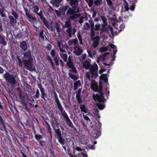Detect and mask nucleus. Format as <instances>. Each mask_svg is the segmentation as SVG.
<instances>
[{
	"instance_id": "1",
	"label": "nucleus",
	"mask_w": 157,
	"mask_h": 157,
	"mask_svg": "<svg viewBox=\"0 0 157 157\" xmlns=\"http://www.w3.org/2000/svg\"><path fill=\"white\" fill-rule=\"evenodd\" d=\"M91 88L94 92H98L99 94H93V98L95 101H98L99 102H104L105 100L104 94L102 92L103 90L102 84L100 83L98 86L97 83L94 80H92L91 82Z\"/></svg>"
},
{
	"instance_id": "2",
	"label": "nucleus",
	"mask_w": 157,
	"mask_h": 157,
	"mask_svg": "<svg viewBox=\"0 0 157 157\" xmlns=\"http://www.w3.org/2000/svg\"><path fill=\"white\" fill-rule=\"evenodd\" d=\"M65 44H63V41H60L57 42V46L59 48L60 51L62 52L60 54V57L63 59L65 62H66L67 59V55L66 54L63 53L65 52L66 51L65 49L67 48V45L66 43Z\"/></svg>"
},
{
	"instance_id": "3",
	"label": "nucleus",
	"mask_w": 157,
	"mask_h": 157,
	"mask_svg": "<svg viewBox=\"0 0 157 157\" xmlns=\"http://www.w3.org/2000/svg\"><path fill=\"white\" fill-rule=\"evenodd\" d=\"M33 58H30L28 59H23V62L24 65L26 68L30 71H36L35 66L33 64Z\"/></svg>"
},
{
	"instance_id": "4",
	"label": "nucleus",
	"mask_w": 157,
	"mask_h": 157,
	"mask_svg": "<svg viewBox=\"0 0 157 157\" xmlns=\"http://www.w3.org/2000/svg\"><path fill=\"white\" fill-rule=\"evenodd\" d=\"M79 11L75 10L71 7H69L66 13V15L67 16H70L69 19L72 20H75L79 17L78 13Z\"/></svg>"
},
{
	"instance_id": "5",
	"label": "nucleus",
	"mask_w": 157,
	"mask_h": 157,
	"mask_svg": "<svg viewBox=\"0 0 157 157\" xmlns=\"http://www.w3.org/2000/svg\"><path fill=\"white\" fill-rule=\"evenodd\" d=\"M4 78L8 83L13 85H15L16 81L13 75L6 72L3 75Z\"/></svg>"
},
{
	"instance_id": "6",
	"label": "nucleus",
	"mask_w": 157,
	"mask_h": 157,
	"mask_svg": "<svg viewBox=\"0 0 157 157\" xmlns=\"http://www.w3.org/2000/svg\"><path fill=\"white\" fill-rule=\"evenodd\" d=\"M61 113L62 116L64 118L67 124L68 125L69 127L73 128L76 131V129L74 127L72 123L69 119L65 110H64L63 111V112H61Z\"/></svg>"
},
{
	"instance_id": "7",
	"label": "nucleus",
	"mask_w": 157,
	"mask_h": 157,
	"mask_svg": "<svg viewBox=\"0 0 157 157\" xmlns=\"http://www.w3.org/2000/svg\"><path fill=\"white\" fill-rule=\"evenodd\" d=\"M7 126L9 127V124L8 123H6L4 120L2 116L0 115V131L2 132L4 131L6 133H8Z\"/></svg>"
},
{
	"instance_id": "8",
	"label": "nucleus",
	"mask_w": 157,
	"mask_h": 157,
	"mask_svg": "<svg viewBox=\"0 0 157 157\" xmlns=\"http://www.w3.org/2000/svg\"><path fill=\"white\" fill-rule=\"evenodd\" d=\"M56 135V138L58 139L59 143L62 145H63L65 144L64 140L62 136V134L61 130L59 128H54Z\"/></svg>"
},
{
	"instance_id": "9",
	"label": "nucleus",
	"mask_w": 157,
	"mask_h": 157,
	"mask_svg": "<svg viewBox=\"0 0 157 157\" xmlns=\"http://www.w3.org/2000/svg\"><path fill=\"white\" fill-rule=\"evenodd\" d=\"M98 66L97 64L91 66L90 69V71L91 74V78H96L98 76V73L97 71H98Z\"/></svg>"
},
{
	"instance_id": "10",
	"label": "nucleus",
	"mask_w": 157,
	"mask_h": 157,
	"mask_svg": "<svg viewBox=\"0 0 157 157\" xmlns=\"http://www.w3.org/2000/svg\"><path fill=\"white\" fill-rule=\"evenodd\" d=\"M67 65L70 69L69 71L73 73L76 74L77 71L76 68L75 67L74 63L71 59H68L66 63Z\"/></svg>"
},
{
	"instance_id": "11",
	"label": "nucleus",
	"mask_w": 157,
	"mask_h": 157,
	"mask_svg": "<svg viewBox=\"0 0 157 157\" xmlns=\"http://www.w3.org/2000/svg\"><path fill=\"white\" fill-rule=\"evenodd\" d=\"M67 1L69 2L71 8L79 11V6L78 0H67Z\"/></svg>"
},
{
	"instance_id": "12",
	"label": "nucleus",
	"mask_w": 157,
	"mask_h": 157,
	"mask_svg": "<svg viewBox=\"0 0 157 157\" xmlns=\"http://www.w3.org/2000/svg\"><path fill=\"white\" fill-rule=\"evenodd\" d=\"M38 87L40 89L41 92V97L45 101H47L48 99L47 94L46 93L45 89L43 87L41 83L38 84Z\"/></svg>"
},
{
	"instance_id": "13",
	"label": "nucleus",
	"mask_w": 157,
	"mask_h": 157,
	"mask_svg": "<svg viewBox=\"0 0 157 157\" xmlns=\"http://www.w3.org/2000/svg\"><path fill=\"white\" fill-rule=\"evenodd\" d=\"M53 94L54 95V99H55V102L57 104L58 109L60 110L61 112H63V111L64 110V109L61 105L58 98V95L55 91H54Z\"/></svg>"
},
{
	"instance_id": "14",
	"label": "nucleus",
	"mask_w": 157,
	"mask_h": 157,
	"mask_svg": "<svg viewBox=\"0 0 157 157\" xmlns=\"http://www.w3.org/2000/svg\"><path fill=\"white\" fill-rule=\"evenodd\" d=\"M101 123L98 121V124L97 128L94 129L93 131V135H96L95 137L96 138H98L101 134Z\"/></svg>"
},
{
	"instance_id": "15",
	"label": "nucleus",
	"mask_w": 157,
	"mask_h": 157,
	"mask_svg": "<svg viewBox=\"0 0 157 157\" xmlns=\"http://www.w3.org/2000/svg\"><path fill=\"white\" fill-rule=\"evenodd\" d=\"M91 37L92 40L93 41L92 44V46L94 48V49H95L99 44L100 36H91Z\"/></svg>"
},
{
	"instance_id": "16",
	"label": "nucleus",
	"mask_w": 157,
	"mask_h": 157,
	"mask_svg": "<svg viewBox=\"0 0 157 157\" xmlns=\"http://www.w3.org/2000/svg\"><path fill=\"white\" fill-rule=\"evenodd\" d=\"M74 53L78 56L81 55L83 52L81 48L78 47L77 45L74 47Z\"/></svg>"
},
{
	"instance_id": "17",
	"label": "nucleus",
	"mask_w": 157,
	"mask_h": 157,
	"mask_svg": "<svg viewBox=\"0 0 157 157\" xmlns=\"http://www.w3.org/2000/svg\"><path fill=\"white\" fill-rule=\"evenodd\" d=\"M89 23L90 24V36H94L95 35L94 27V22L91 20L89 21Z\"/></svg>"
},
{
	"instance_id": "18",
	"label": "nucleus",
	"mask_w": 157,
	"mask_h": 157,
	"mask_svg": "<svg viewBox=\"0 0 157 157\" xmlns=\"http://www.w3.org/2000/svg\"><path fill=\"white\" fill-rule=\"evenodd\" d=\"M8 18L10 19V23L11 25L12 26H15L16 25L17 22V20L16 18L12 15H9L8 16Z\"/></svg>"
},
{
	"instance_id": "19",
	"label": "nucleus",
	"mask_w": 157,
	"mask_h": 157,
	"mask_svg": "<svg viewBox=\"0 0 157 157\" xmlns=\"http://www.w3.org/2000/svg\"><path fill=\"white\" fill-rule=\"evenodd\" d=\"M42 21L45 26L48 29H50L51 31L53 30L54 28L53 26L51 24L49 23L46 19Z\"/></svg>"
},
{
	"instance_id": "20",
	"label": "nucleus",
	"mask_w": 157,
	"mask_h": 157,
	"mask_svg": "<svg viewBox=\"0 0 157 157\" xmlns=\"http://www.w3.org/2000/svg\"><path fill=\"white\" fill-rule=\"evenodd\" d=\"M89 115V114H87L85 115L83 114V118L86 121L87 124L88 125H89L90 124V127H92L93 126V124H92V123L90 119L88 116V115Z\"/></svg>"
},
{
	"instance_id": "21",
	"label": "nucleus",
	"mask_w": 157,
	"mask_h": 157,
	"mask_svg": "<svg viewBox=\"0 0 157 157\" xmlns=\"http://www.w3.org/2000/svg\"><path fill=\"white\" fill-rule=\"evenodd\" d=\"M69 7V6L67 5L60 7L59 9L60 11H59V13H60L61 14L63 15H65L66 11H67Z\"/></svg>"
},
{
	"instance_id": "22",
	"label": "nucleus",
	"mask_w": 157,
	"mask_h": 157,
	"mask_svg": "<svg viewBox=\"0 0 157 157\" xmlns=\"http://www.w3.org/2000/svg\"><path fill=\"white\" fill-rule=\"evenodd\" d=\"M31 51L29 50L23 53V58L24 59H27L30 58H33L31 56Z\"/></svg>"
},
{
	"instance_id": "23",
	"label": "nucleus",
	"mask_w": 157,
	"mask_h": 157,
	"mask_svg": "<svg viewBox=\"0 0 157 157\" xmlns=\"http://www.w3.org/2000/svg\"><path fill=\"white\" fill-rule=\"evenodd\" d=\"M35 137L36 140L39 142L40 145L42 146V144L43 143V141L40 140L41 139H42L43 137L41 134H35Z\"/></svg>"
},
{
	"instance_id": "24",
	"label": "nucleus",
	"mask_w": 157,
	"mask_h": 157,
	"mask_svg": "<svg viewBox=\"0 0 157 157\" xmlns=\"http://www.w3.org/2000/svg\"><path fill=\"white\" fill-rule=\"evenodd\" d=\"M20 47L24 51H26L28 49L27 44L25 41H23L21 43Z\"/></svg>"
},
{
	"instance_id": "25",
	"label": "nucleus",
	"mask_w": 157,
	"mask_h": 157,
	"mask_svg": "<svg viewBox=\"0 0 157 157\" xmlns=\"http://www.w3.org/2000/svg\"><path fill=\"white\" fill-rule=\"evenodd\" d=\"M78 42V40L77 39L75 38V39L71 40L68 42V44L69 46H71L73 44L75 46L78 45H76L77 43Z\"/></svg>"
},
{
	"instance_id": "26",
	"label": "nucleus",
	"mask_w": 157,
	"mask_h": 157,
	"mask_svg": "<svg viewBox=\"0 0 157 157\" xmlns=\"http://www.w3.org/2000/svg\"><path fill=\"white\" fill-rule=\"evenodd\" d=\"M0 44H1L3 46H5L7 45V42L5 40V37L0 35Z\"/></svg>"
},
{
	"instance_id": "27",
	"label": "nucleus",
	"mask_w": 157,
	"mask_h": 157,
	"mask_svg": "<svg viewBox=\"0 0 157 157\" xmlns=\"http://www.w3.org/2000/svg\"><path fill=\"white\" fill-rule=\"evenodd\" d=\"M22 104L23 106L24 109L27 111L29 113H30L31 112V109L28 108V105L26 103V102L25 101L22 102Z\"/></svg>"
},
{
	"instance_id": "28",
	"label": "nucleus",
	"mask_w": 157,
	"mask_h": 157,
	"mask_svg": "<svg viewBox=\"0 0 157 157\" xmlns=\"http://www.w3.org/2000/svg\"><path fill=\"white\" fill-rule=\"evenodd\" d=\"M62 0H52V4L53 5L58 7L60 5L61 2Z\"/></svg>"
},
{
	"instance_id": "29",
	"label": "nucleus",
	"mask_w": 157,
	"mask_h": 157,
	"mask_svg": "<svg viewBox=\"0 0 157 157\" xmlns=\"http://www.w3.org/2000/svg\"><path fill=\"white\" fill-rule=\"evenodd\" d=\"M101 19L103 23V24L102 25V26L103 27V28H105L106 26L108 25L107 21V18L104 16H101Z\"/></svg>"
},
{
	"instance_id": "30",
	"label": "nucleus",
	"mask_w": 157,
	"mask_h": 157,
	"mask_svg": "<svg viewBox=\"0 0 157 157\" xmlns=\"http://www.w3.org/2000/svg\"><path fill=\"white\" fill-rule=\"evenodd\" d=\"M47 60L49 62L52 66V68L54 69H55V64L53 62V60L51 57L48 55L47 56Z\"/></svg>"
},
{
	"instance_id": "31",
	"label": "nucleus",
	"mask_w": 157,
	"mask_h": 157,
	"mask_svg": "<svg viewBox=\"0 0 157 157\" xmlns=\"http://www.w3.org/2000/svg\"><path fill=\"white\" fill-rule=\"evenodd\" d=\"M105 28H103L102 27V28L101 27V25L100 24H96L95 25V28H94V31H97L98 30H101V32L100 33V34L103 32V29H104Z\"/></svg>"
},
{
	"instance_id": "32",
	"label": "nucleus",
	"mask_w": 157,
	"mask_h": 157,
	"mask_svg": "<svg viewBox=\"0 0 157 157\" xmlns=\"http://www.w3.org/2000/svg\"><path fill=\"white\" fill-rule=\"evenodd\" d=\"M83 66L87 70L90 68V63L89 61H85L83 64Z\"/></svg>"
},
{
	"instance_id": "33",
	"label": "nucleus",
	"mask_w": 157,
	"mask_h": 157,
	"mask_svg": "<svg viewBox=\"0 0 157 157\" xmlns=\"http://www.w3.org/2000/svg\"><path fill=\"white\" fill-rule=\"evenodd\" d=\"M18 96L20 97V100L22 102L25 101V97L24 95H23L21 91L20 90L18 94Z\"/></svg>"
},
{
	"instance_id": "34",
	"label": "nucleus",
	"mask_w": 157,
	"mask_h": 157,
	"mask_svg": "<svg viewBox=\"0 0 157 157\" xmlns=\"http://www.w3.org/2000/svg\"><path fill=\"white\" fill-rule=\"evenodd\" d=\"M81 85V82L80 80H78L74 82V90H76L77 88L80 86Z\"/></svg>"
},
{
	"instance_id": "35",
	"label": "nucleus",
	"mask_w": 157,
	"mask_h": 157,
	"mask_svg": "<svg viewBox=\"0 0 157 157\" xmlns=\"http://www.w3.org/2000/svg\"><path fill=\"white\" fill-rule=\"evenodd\" d=\"M80 108L81 109L82 112L87 113V110L86 109V105L84 104H81L80 105Z\"/></svg>"
},
{
	"instance_id": "36",
	"label": "nucleus",
	"mask_w": 157,
	"mask_h": 157,
	"mask_svg": "<svg viewBox=\"0 0 157 157\" xmlns=\"http://www.w3.org/2000/svg\"><path fill=\"white\" fill-rule=\"evenodd\" d=\"M32 10L33 12L37 14V13H38V12L39 10V6L37 5H35L32 7Z\"/></svg>"
},
{
	"instance_id": "37",
	"label": "nucleus",
	"mask_w": 157,
	"mask_h": 157,
	"mask_svg": "<svg viewBox=\"0 0 157 157\" xmlns=\"http://www.w3.org/2000/svg\"><path fill=\"white\" fill-rule=\"evenodd\" d=\"M60 60L59 57L58 56H56L54 58L53 60L54 61L55 64L56 66H58L59 65V62Z\"/></svg>"
},
{
	"instance_id": "38",
	"label": "nucleus",
	"mask_w": 157,
	"mask_h": 157,
	"mask_svg": "<svg viewBox=\"0 0 157 157\" xmlns=\"http://www.w3.org/2000/svg\"><path fill=\"white\" fill-rule=\"evenodd\" d=\"M0 14L2 17H6V13L5 12V9L3 7H2L0 8Z\"/></svg>"
},
{
	"instance_id": "39",
	"label": "nucleus",
	"mask_w": 157,
	"mask_h": 157,
	"mask_svg": "<svg viewBox=\"0 0 157 157\" xmlns=\"http://www.w3.org/2000/svg\"><path fill=\"white\" fill-rule=\"evenodd\" d=\"M26 16L27 18L30 19L32 21H35L36 20V18L35 16L34 15V16H33L32 15L30 14V13H27Z\"/></svg>"
},
{
	"instance_id": "40",
	"label": "nucleus",
	"mask_w": 157,
	"mask_h": 157,
	"mask_svg": "<svg viewBox=\"0 0 157 157\" xmlns=\"http://www.w3.org/2000/svg\"><path fill=\"white\" fill-rule=\"evenodd\" d=\"M44 121L46 124V126L47 127V130L48 131L49 133H50L51 135L52 136V130L50 125L47 121L44 120Z\"/></svg>"
},
{
	"instance_id": "41",
	"label": "nucleus",
	"mask_w": 157,
	"mask_h": 157,
	"mask_svg": "<svg viewBox=\"0 0 157 157\" xmlns=\"http://www.w3.org/2000/svg\"><path fill=\"white\" fill-rule=\"evenodd\" d=\"M71 73H68L69 76L71 79L74 80V81H75L78 79V77L77 75L73 74Z\"/></svg>"
},
{
	"instance_id": "42",
	"label": "nucleus",
	"mask_w": 157,
	"mask_h": 157,
	"mask_svg": "<svg viewBox=\"0 0 157 157\" xmlns=\"http://www.w3.org/2000/svg\"><path fill=\"white\" fill-rule=\"evenodd\" d=\"M125 26L124 24H121L119 26V29H118V31H116L115 32V33H116V34H117L119 33L122 30L124 29Z\"/></svg>"
},
{
	"instance_id": "43",
	"label": "nucleus",
	"mask_w": 157,
	"mask_h": 157,
	"mask_svg": "<svg viewBox=\"0 0 157 157\" xmlns=\"http://www.w3.org/2000/svg\"><path fill=\"white\" fill-rule=\"evenodd\" d=\"M96 105L100 110H102L105 108V104L104 103H97L96 104Z\"/></svg>"
},
{
	"instance_id": "44",
	"label": "nucleus",
	"mask_w": 157,
	"mask_h": 157,
	"mask_svg": "<svg viewBox=\"0 0 157 157\" xmlns=\"http://www.w3.org/2000/svg\"><path fill=\"white\" fill-rule=\"evenodd\" d=\"M70 19H68V20L67 21H66L65 22V23L64 25V27L65 28H69L70 27H72L71 22L69 21Z\"/></svg>"
},
{
	"instance_id": "45",
	"label": "nucleus",
	"mask_w": 157,
	"mask_h": 157,
	"mask_svg": "<svg viewBox=\"0 0 157 157\" xmlns=\"http://www.w3.org/2000/svg\"><path fill=\"white\" fill-rule=\"evenodd\" d=\"M40 17V19L43 21L44 20H45L46 18L44 16L43 14L42 11L41 10L40 12L38 13H37V14Z\"/></svg>"
},
{
	"instance_id": "46",
	"label": "nucleus",
	"mask_w": 157,
	"mask_h": 157,
	"mask_svg": "<svg viewBox=\"0 0 157 157\" xmlns=\"http://www.w3.org/2000/svg\"><path fill=\"white\" fill-rule=\"evenodd\" d=\"M16 58L18 61V64L19 66L20 67H22L23 66L22 64V62L21 59L20 58V57L17 56H16Z\"/></svg>"
},
{
	"instance_id": "47",
	"label": "nucleus",
	"mask_w": 157,
	"mask_h": 157,
	"mask_svg": "<svg viewBox=\"0 0 157 157\" xmlns=\"http://www.w3.org/2000/svg\"><path fill=\"white\" fill-rule=\"evenodd\" d=\"M71 29L72 27L68 28L66 31V32L67 33L68 36L70 37L72 36V31Z\"/></svg>"
},
{
	"instance_id": "48",
	"label": "nucleus",
	"mask_w": 157,
	"mask_h": 157,
	"mask_svg": "<svg viewBox=\"0 0 157 157\" xmlns=\"http://www.w3.org/2000/svg\"><path fill=\"white\" fill-rule=\"evenodd\" d=\"M107 2V5L110 8V9H114V7H112L113 2L111 0H106Z\"/></svg>"
},
{
	"instance_id": "49",
	"label": "nucleus",
	"mask_w": 157,
	"mask_h": 157,
	"mask_svg": "<svg viewBox=\"0 0 157 157\" xmlns=\"http://www.w3.org/2000/svg\"><path fill=\"white\" fill-rule=\"evenodd\" d=\"M11 14L13 15L12 16H13L14 18H16V19H18L19 16L18 14L14 10H13L12 11Z\"/></svg>"
},
{
	"instance_id": "50",
	"label": "nucleus",
	"mask_w": 157,
	"mask_h": 157,
	"mask_svg": "<svg viewBox=\"0 0 157 157\" xmlns=\"http://www.w3.org/2000/svg\"><path fill=\"white\" fill-rule=\"evenodd\" d=\"M39 34L40 37L41 38V40H44V31L43 30H41L40 31L39 33H38Z\"/></svg>"
},
{
	"instance_id": "51",
	"label": "nucleus",
	"mask_w": 157,
	"mask_h": 157,
	"mask_svg": "<svg viewBox=\"0 0 157 157\" xmlns=\"http://www.w3.org/2000/svg\"><path fill=\"white\" fill-rule=\"evenodd\" d=\"M23 33L21 31H20L15 36V37L16 39H19L21 38L23 36Z\"/></svg>"
},
{
	"instance_id": "52",
	"label": "nucleus",
	"mask_w": 157,
	"mask_h": 157,
	"mask_svg": "<svg viewBox=\"0 0 157 157\" xmlns=\"http://www.w3.org/2000/svg\"><path fill=\"white\" fill-rule=\"evenodd\" d=\"M83 28L85 30H88L90 29V25L88 22H86L85 25H84Z\"/></svg>"
},
{
	"instance_id": "53",
	"label": "nucleus",
	"mask_w": 157,
	"mask_h": 157,
	"mask_svg": "<svg viewBox=\"0 0 157 157\" xmlns=\"http://www.w3.org/2000/svg\"><path fill=\"white\" fill-rule=\"evenodd\" d=\"M85 1L87 2L89 7H90L92 6L93 2V0H86Z\"/></svg>"
},
{
	"instance_id": "54",
	"label": "nucleus",
	"mask_w": 157,
	"mask_h": 157,
	"mask_svg": "<svg viewBox=\"0 0 157 157\" xmlns=\"http://www.w3.org/2000/svg\"><path fill=\"white\" fill-rule=\"evenodd\" d=\"M55 49H52L50 52V54L52 58H54L56 56Z\"/></svg>"
},
{
	"instance_id": "55",
	"label": "nucleus",
	"mask_w": 157,
	"mask_h": 157,
	"mask_svg": "<svg viewBox=\"0 0 157 157\" xmlns=\"http://www.w3.org/2000/svg\"><path fill=\"white\" fill-rule=\"evenodd\" d=\"M100 51L101 52H103L107 51L108 48L106 47H101L100 48Z\"/></svg>"
},
{
	"instance_id": "56",
	"label": "nucleus",
	"mask_w": 157,
	"mask_h": 157,
	"mask_svg": "<svg viewBox=\"0 0 157 157\" xmlns=\"http://www.w3.org/2000/svg\"><path fill=\"white\" fill-rule=\"evenodd\" d=\"M109 53L108 52H105L104 53H103L102 55H101L100 56V57L101 58H102V59H104L105 58V57L107 55H109Z\"/></svg>"
},
{
	"instance_id": "57",
	"label": "nucleus",
	"mask_w": 157,
	"mask_h": 157,
	"mask_svg": "<svg viewBox=\"0 0 157 157\" xmlns=\"http://www.w3.org/2000/svg\"><path fill=\"white\" fill-rule=\"evenodd\" d=\"M40 92L38 89H37L35 97L36 98H39L40 97Z\"/></svg>"
},
{
	"instance_id": "58",
	"label": "nucleus",
	"mask_w": 157,
	"mask_h": 157,
	"mask_svg": "<svg viewBox=\"0 0 157 157\" xmlns=\"http://www.w3.org/2000/svg\"><path fill=\"white\" fill-rule=\"evenodd\" d=\"M107 76V74H103L101 75V76H100L99 78L100 80H102L105 78H106Z\"/></svg>"
},
{
	"instance_id": "59",
	"label": "nucleus",
	"mask_w": 157,
	"mask_h": 157,
	"mask_svg": "<svg viewBox=\"0 0 157 157\" xmlns=\"http://www.w3.org/2000/svg\"><path fill=\"white\" fill-rule=\"evenodd\" d=\"M101 0H95L94 1V4L96 6L100 5L101 2Z\"/></svg>"
},
{
	"instance_id": "60",
	"label": "nucleus",
	"mask_w": 157,
	"mask_h": 157,
	"mask_svg": "<svg viewBox=\"0 0 157 157\" xmlns=\"http://www.w3.org/2000/svg\"><path fill=\"white\" fill-rule=\"evenodd\" d=\"M109 29H110V32H111V34L113 36L114 35V34L113 31V28L111 27L110 26H109Z\"/></svg>"
},
{
	"instance_id": "61",
	"label": "nucleus",
	"mask_w": 157,
	"mask_h": 157,
	"mask_svg": "<svg viewBox=\"0 0 157 157\" xmlns=\"http://www.w3.org/2000/svg\"><path fill=\"white\" fill-rule=\"evenodd\" d=\"M55 27L57 33H59L60 32L59 25L57 24L56 25Z\"/></svg>"
},
{
	"instance_id": "62",
	"label": "nucleus",
	"mask_w": 157,
	"mask_h": 157,
	"mask_svg": "<svg viewBox=\"0 0 157 157\" xmlns=\"http://www.w3.org/2000/svg\"><path fill=\"white\" fill-rule=\"evenodd\" d=\"M87 52L88 53L89 57H90V58H93V57L92 55V53L91 52V51L90 50H87Z\"/></svg>"
},
{
	"instance_id": "63",
	"label": "nucleus",
	"mask_w": 157,
	"mask_h": 157,
	"mask_svg": "<svg viewBox=\"0 0 157 157\" xmlns=\"http://www.w3.org/2000/svg\"><path fill=\"white\" fill-rule=\"evenodd\" d=\"M109 28V26H108L107 28H106L105 29H103V32H105L106 33L110 32V29Z\"/></svg>"
},
{
	"instance_id": "64",
	"label": "nucleus",
	"mask_w": 157,
	"mask_h": 157,
	"mask_svg": "<svg viewBox=\"0 0 157 157\" xmlns=\"http://www.w3.org/2000/svg\"><path fill=\"white\" fill-rule=\"evenodd\" d=\"M59 61L60 63V65L61 67L63 68V67L64 66V62L62 60L60 59V60H59Z\"/></svg>"
}]
</instances>
